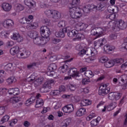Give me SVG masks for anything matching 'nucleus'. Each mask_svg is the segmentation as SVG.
<instances>
[{
    "label": "nucleus",
    "instance_id": "1",
    "mask_svg": "<svg viewBox=\"0 0 127 127\" xmlns=\"http://www.w3.org/2000/svg\"><path fill=\"white\" fill-rule=\"evenodd\" d=\"M127 28V24L122 19L115 21L113 23L112 29L113 31H120V29L124 30Z\"/></svg>",
    "mask_w": 127,
    "mask_h": 127
},
{
    "label": "nucleus",
    "instance_id": "2",
    "mask_svg": "<svg viewBox=\"0 0 127 127\" xmlns=\"http://www.w3.org/2000/svg\"><path fill=\"white\" fill-rule=\"evenodd\" d=\"M69 9L71 18H80L82 16V10L79 7H69Z\"/></svg>",
    "mask_w": 127,
    "mask_h": 127
},
{
    "label": "nucleus",
    "instance_id": "3",
    "mask_svg": "<svg viewBox=\"0 0 127 127\" xmlns=\"http://www.w3.org/2000/svg\"><path fill=\"white\" fill-rule=\"evenodd\" d=\"M49 40V38L47 37H37L33 40L34 43L38 45H44L47 43Z\"/></svg>",
    "mask_w": 127,
    "mask_h": 127
},
{
    "label": "nucleus",
    "instance_id": "4",
    "mask_svg": "<svg viewBox=\"0 0 127 127\" xmlns=\"http://www.w3.org/2000/svg\"><path fill=\"white\" fill-rule=\"evenodd\" d=\"M57 70V65L55 64H51L48 67V72L47 73L48 76L53 77L54 75V71Z\"/></svg>",
    "mask_w": 127,
    "mask_h": 127
},
{
    "label": "nucleus",
    "instance_id": "5",
    "mask_svg": "<svg viewBox=\"0 0 127 127\" xmlns=\"http://www.w3.org/2000/svg\"><path fill=\"white\" fill-rule=\"evenodd\" d=\"M80 72L77 71V68L75 67H71L69 68V71H67V75L70 76L72 78H77L80 77Z\"/></svg>",
    "mask_w": 127,
    "mask_h": 127
},
{
    "label": "nucleus",
    "instance_id": "6",
    "mask_svg": "<svg viewBox=\"0 0 127 127\" xmlns=\"http://www.w3.org/2000/svg\"><path fill=\"white\" fill-rule=\"evenodd\" d=\"M119 86H124L125 88L127 86V75L124 74L118 77Z\"/></svg>",
    "mask_w": 127,
    "mask_h": 127
},
{
    "label": "nucleus",
    "instance_id": "7",
    "mask_svg": "<svg viewBox=\"0 0 127 127\" xmlns=\"http://www.w3.org/2000/svg\"><path fill=\"white\" fill-rule=\"evenodd\" d=\"M8 102H9L10 103H11V104L14 105L13 107H15L16 108H18L20 107V103H18L19 102H20V97H14L11 98Z\"/></svg>",
    "mask_w": 127,
    "mask_h": 127
},
{
    "label": "nucleus",
    "instance_id": "8",
    "mask_svg": "<svg viewBox=\"0 0 127 127\" xmlns=\"http://www.w3.org/2000/svg\"><path fill=\"white\" fill-rule=\"evenodd\" d=\"M108 98L112 101H114V100L118 101L121 99V94L118 92H111L108 95Z\"/></svg>",
    "mask_w": 127,
    "mask_h": 127
},
{
    "label": "nucleus",
    "instance_id": "9",
    "mask_svg": "<svg viewBox=\"0 0 127 127\" xmlns=\"http://www.w3.org/2000/svg\"><path fill=\"white\" fill-rule=\"evenodd\" d=\"M94 8H95V5L89 4L85 6L83 9H80V10H81L82 14L83 12H84V13H89L90 10L94 9Z\"/></svg>",
    "mask_w": 127,
    "mask_h": 127
},
{
    "label": "nucleus",
    "instance_id": "10",
    "mask_svg": "<svg viewBox=\"0 0 127 127\" xmlns=\"http://www.w3.org/2000/svg\"><path fill=\"white\" fill-rule=\"evenodd\" d=\"M20 52V50H19V47L18 46H15L12 48L10 50V53L11 55H16L19 56V53Z\"/></svg>",
    "mask_w": 127,
    "mask_h": 127
},
{
    "label": "nucleus",
    "instance_id": "11",
    "mask_svg": "<svg viewBox=\"0 0 127 127\" xmlns=\"http://www.w3.org/2000/svg\"><path fill=\"white\" fill-rule=\"evenodd\" d=\"M13 21L11 19H7L4 20L3 23L2 25L5 28H10V27H12L13 26Z\"/></svg>",
    "mask_w": 127,
    "mask_h": 127
},
{
    "label": "nucleus",
    "instance_id": "12",
    "mask_svg": "<svg viewBox=\"0 0 127 127\" xmlns=\"http://www.w3.org/2000/svg\"><path fill=\"white\" fill-rule=\"evenodd\" d=\"M19 54H20L19 56L23 57V58H27L30 55V52L26 51L24 49H21Z\"/></svg>",
    "mask_w": 127,
    "mask_h": 127
},
{
    "label": "nucleus",
    "instance_id": "13",
    "mask_svg": "<svg viewBox=\"0 0 127 127\" xmlns=\"http://www.w3.org/2000/svg\"><path fill=\"white\" fill-rule=\"evenodd\" d=\"M107 43V40L105 38L100 39L98 41L94 42V45L95 47L98 46V47H102L103 45H105Z\"/></svg>",
    "mask_w": 127,
    "mask_h": 127
},
{
    "label": "nucleus",
    "instance_id": "14",
    "mask_svg": "<svg viewBox=\"0 0 127 127\" xmlns=\"http://www.w3.org/2000/svg\"><path fill=\"white\" fill-rule=\"evenodd\" d=\"M52 17L53 19V21H58V20H59L61 18V13L58 12V11L55 10L54 11Z\"/></svg>",
    "mask_w": 127,
    "mask_h": 127
},
{
    "label": "nucleus",
    "instance_id": "15",
    "mask_svg": "<svg viewBox=\"0 0 127 127\" xmlns=\"http://www.w3.org/2000/svg\"><path fill=\"white\" fill-rule=\"evenodd\" d=\"M24 3L27 6H28V7H30V8H33V7H35V6H36L35 1L33 0H25Z\"/></svg>",
    "mask_w": 127,
    "mask_h": 127
},
{
    "label": "nucleus",
    "instance_id": "16",
    "mask_svg": "<svg viewBox=\"0 0 127 127\" xmlns=\"http://www.w3.org/2000/svg\"><path fill=\"white\" fill-rule=\"evenodd\" d=\"M40 32L41 34H43L44 33H45V32L47 33L48 37L51 34L50 29L46 26L41 27Z\"/></svg>",
    "mask_w": 127,
    "mask_h": 127
},
{
    "label": "nucleus",
    "instance_id": "17",
    "mask_svg": "<svg viewBox=\"0 0 127 127\" xmlns=\"http://www.w3.org/2000/svg\"><path fill=\"white\" fill-rule=\"evenodd\" d=\"M12 39L14 40H16L17 42H21L23 40V38L22 36H20V34L17 33H13V36L11 37Z\"/></svg>",
    "mask_w": 127,
    "mask_h": 127
},
{
    "label": "nucleus",
    "instance_id": "18",
    "mask_svg": "<svg viewBox=\"0 0 127 127\" xmlns=\"http://www.w3.org/2000/svg\"><path fill=\"white\" fill-rule=\"evenodd\" d=\"M87 112H86V109L84 108H81L78 110L76 113V116L77 117H82L84 116V115H86Z\"/></svg>",
    "mask_w": 127,
    "mask_h": 127
},
{
    "label": "nucleus",
    "instance_id": "19",
    "mask_svg": "<svg viewBox=\"0 0 127 127\" xmlns=\"http://www.w3.org/2000/svg\"><path fill=\"white\" fill-rule=\"evenodd\" d=\"M44 80V78H43V77L41 76L36 79L34 81L35 87H38V86H40V85L42 84V82H43Z\"/></svg>",
    "mask_w": 127,
    "mask_h": 127
},
{
    "label": "nucleus",
    "instance_id": "20",
    "mask_svg": "<svg viewBox=\"0 0 127 127\" xmlns=\"http://www.w3.org/2000/svg\"><path fill=\"white\" fill-rule=\"evenodd\" d=\"M52 84H54V80L49 79L43 84V88H49V89H51Z\"/></svg>",
    "mask_w": 127,
    "mask_h": 127
},
{
    "label": "nucleus",
    "instance_id": "21",
    "mask_svg": "<svg viewBox=\"0 0 127 127\" xmlns=\"http://www.w3.org/2000/svg\"><path fill=\"white\" fill-rule=\"evenodd\" d=\"M43 105H44V101H43V99H37L36 101V105H35L36 108H41V107H42Z\"/></svg>",
    "mask_w": 127,
    "mask_h": 127
},
{
    "label": "nucleus",
    "instance_id": "22",
    "mask_svg": "<svg viewBox=\"0 0 127 127\" xmlns=\"http://www.w3.org/2000/svg\"><path fill=\"white\" fill-rule=\"evenodd\" d=\"M110 92V88L109 89L105 90V89H99V95L100 96H106L107 94H109Z\"/></svg>",
    "mask_w": 127,
    "mask_h": 127
},
{
    "label": "nucleus",
    "instance_id": "23",
    "mask_svg": "<svg viewBox=\"0 0 127 127\" xmlns=\"http://www.w3.org/2000/svg\"><path fill=\"white\" fill-rule=\"evenodd\" d=\"M115 49V47L110 46V45H105L104 46V50L106 53H109L110 51H113Z\"/></svg>",
    "mask_w": 127,
    "mask_h": 127
},
{
    "label": "nucleus",
    "instance_id": "24",
    "mask_svg": "<svg viewBox=\"0 0 127 127\" xmlns=\"http://www.w3.org/2000/svg\"><path fill=\"white\" fill-rule=\"evenodd\" d=\"M28 35L31 38H33V39H34L36 38V37H37L38 36V33H37L36 31H31L30 32H29Z\"/></svg>",
    "mask_w": 127,
    "mask_h": 127
},
{
    "label": "nucleus",
    "instance_id": "25",
    "mask_svg": "<svg viewBox=\"0 0 127 127\" xmlns=\"http://www.w3.org/2000/svg\"><path fill=\"white\" fill-rule=\"evenodd\" d=\"M55 35L56 37H60L61 38H64L65 37V34L64 33L63 29L60 30L59 32H56Z\"/></svg>",
    "mask_w": 127,
    "mask_h": 127
},
{
    "label": "nucleus",
    "instance_id": "26",
    "mask_svg": "<svg viewBox=\"0 0 127 127\" xmlns=\"http://www.w3.org/2000/svg\"><path fill=\"white\" fill-rule=\"evenodd\" d=\"M2 8L5 11H9L11 9V5L7 3H4L2 4Z\"/></svg>",
    "mask_w": 127,
    "mask_h": 127
},
{
    "label": "nucleus",
    "instance_id": "27",
    "mask_svg": "<svg viewBox=\"0 0 127 127\" xmlns=\"http://www.w3.org/2000/svg\"><path fill=\"white\" fill-rule=\"evenodd\" d=\"M104 66H105L106 68H111V67L115 66L113 60L109 61H107V62L105 63V64H104Z\"/></svg>",
    "mask_w": 127,
    "mask_h": 127
},
{
    "label": "nucleus",
    "instance_id": "28",
    "mask_svg": "<svg viewBox=\"0 0 127 127\" xmlns=\"http://www.w3.org/2000/svg\"><path fill=\"white\" fill-rule=\"evenodd\" d=\"M109 12L110 13V19L111 20H114L116 18V14L114 12H115V9L111 8V9H108Z\"/></svg>",
    "mask_w": 127,
    "mask_h": 127
},
{
    "label": "nucleus",
    "instance_id": "29",
    "mask_svg": "<svg viewBox=\"0 0 127 127\" xmlns=\"http://www.w3.org/2000/svg\"><path fill=\"white\" fill-rule=\"evenodd\" d=\"M78 33V31L76 30H70L68 34H67V36L68 37H74Z\"/></svg>",
    "mask_w": 127,
    "mask_h": 127
},
{
    "label": "nucleus",
    "instance_id": "30",
    "mask_svg": "<svg viewBox=\"0 0 127 127\" xmlns=\"http://www.w3.org/2000/svg\"><path fill=\"white\" fill-rule=\"evenodd\" d=\"M81 106H83V107H85L86 106H88L91 104V101H90L88 99H83L81 101Z\"/></svg>",
    "mask_w": 127,
    "mask_h": 127
},
{
    "label": "nucleus",
    "instance_id": "31",
    "mask_svg": "<svg viewBox=\"0 0 127 127\" xmlns=\"http://www.w3.org/2000/svg\"><path fill=\"white\" fill-rule=\"evenodd\" d=\"M91 35H93L94 36H96V37L95 38V39H96V38H98V37H99L98 35V32L97 30V28H94L91 29Z\"/></svg>",
    "mask_w": 127,
    "mask_h": 127
},
{
    "label": "nucleus",
    "instance_id": "32",
    "mask_svg": "<svg viewBox=\"0 0 127 127\" xmlns=\"http://www.w3.org/2000/svg\"><path fill=\"white\" fill-rule=\"evenodd\" d=\"M15 81H16V79L14 76L10 77L6 79V82L8 83V85H10V84H12V83H15Z\"/></svg>",
    "mask_w": 127,
    "mask_h": 127
},
{
    "label": "nucleus",
    "instance_id": "33",
    "mask_svg": "<svg viewBox=\"0 0 127 127\" xmlns=\"http://www.w3.org/2000/svg\"><path fill=\"white\" fill-rule=\"evenodd\" d=\"M37 65V63L33 62L27 65V68L28 70H31V69H33L34 67H36Z\"/></svg>",
    "mask_w": 127,
    "mask_h": 127
},
{
    "label": "nucleus",
    "instance_id": "34",
    "mask_svg": "<svg viewBox=\"0 0 127 127\" xmlns=\"http://www.w3.org/2000/svg\"><path fill=\"white\" fill-rule=\"evenodd\" d=\"M113 60V62L114 63V65L116 64H123L124 63V59H115Z\"/></svg>",
    "mask_w": 127,
    "mask_h": 127
},
{
    "label": "nucleus",
    "instance_id": "35",
    "mask_svg": "<svg viewBox=\"0 0 127 127\" xmlns=\"http://www.w3.org/2000/svg\"><path fill=\"white\" fill-rule=\"evenodd\" d=\"M55 11V10H47L45 11V13L48 17H52V15Z\"/></svg>",
    "mask_w": 127,
    "mask_h": 127
},
{
    "label": "nucleus",
    "instance_id": "36",
    "mask_svg": "<svg viewBox=\"0 0 127 127\" xmlns=\"http://www.w3.org/2000/svg\"><path fill=\"white\" fill-rule=\"evenodd\" d=\"M7 94V89L6 88H0V95L1 96H5Z\"/></svg>",
    "mask_w": 127,
    "mask_h": 127
},
{
    "label": "nucleus",
    "instance_id": "37",
    "mask_svg": "<svg viewBox=\"0 0 127 127\" xmlns=\"http://www.w3.org/2000/svg\"><path fill=\"white\" fill-rule=\"evenodd\" d=\"M9 120V117L8 115H5L1 119L0 123L1 124H4V123H6V122H8Z\"/></svg>",
    "mask_w": 127,
    "mask_h": 127
},
{
    "label": "nucleus",
    "instance_id": "38",
    "mask_svg": "<svg viewBox=\"0 0 127 127\" xmlns=\"http://www.w3.org/2000/svg\"><path fill=\"white\" fill-rule=\"evenodd\" d=\"M66 107H67V110L69 114H71L72 112L74 111V106L73 105V104H68L67 105H66Z\"/></svg>",
    "mask_w": 127,
    "mask_h": 127
},
{
    "label": "nucleus",
    "instance_id": "39",
    "mask_svg": "<svg viewBox=\"0 0 127 127\" xmlns=\"http://www.w3.org/2000/svg\"><path fill=\"white\" fill-rule=\"evenodd\" d=\"M80 0H72L71 4V7H76V5H79Z\"/></svg>",
    "mask_w": 127,
    "mask_h": 127
},
{
    "label": "nucleus",
    "instance_id": "40",
    "mask_svg": "<svg viewBox=\"0 0 127 127\" xmlns=\"http://www.w3.org/2000/svg\"><path fill=\"white\" fill-rule=\"evenodd\" d=\"M4 69L6 71H11L12 69V64H8L4 66Z\"/></svg>",
    "mask_w": 127,
    "mask_h": 127
},
{
    "label": "nucleus",
    "instance_id": "41",
    "mask_svg": "<svg viewBox=\"0 0 127 127\" xmlns=\"http://www.w3.org/2000/svg\"><path fill=\"white\" fill-rule=\"evenodd\" d=\"M78 54L80 56H83V55H89V53H88V51H86L84 49L81 50L79 51Z\"/></svg>",
    "mask_w": 127,
    "mask_h": 127
},
{
    "label": "nucleus",
    "instance_id": "42",
    "mask_svg": "<svg viewBox=\"0 0 127 127\" xmlns=\"http://www.w3.org/2000/svg\"><path fill=\"white\" fill-rule=\"evenodd\" d=\"M76 38L78 39L79 40H81V39H84V35L81 33H79L77 31V33L75 35Z\"/></svg>",
    "mask_w": 127,
    "mask_h": 127
},
{
    "label": "nucleus",
    "instance_id": "43",
    "mask_svg": "<svg viewBox=\"0 0 127 127\" xmlns=\"http://www.w3.org/2000/svg\"><path fill=\"white\" fill-rule=\"evenodd\" d=\"M91 126L92 127H96V126H98V124H99V121L98 119L93 120L91 122Z\"/></svg>",
    "mask_w": 127,
    "mask_h": 127
},
{
    "label": "nucleus",
    "instance_id": "44",
    "mask_svg": "<svg viewBox=\"0 0 127 127\" xmlns=\"http://www.w3.org/2000/svg\"><path fill=\"white\" fill-rule=\"evenodd\" d=\"M62 29H63V32L64 33V36H65V34H67V35H68V34L69 33V32H70V31L71 30V27H67Z\"/></svg>",
    "mask_w": 127,
    "mask_h": 127
},
{
    "label": "nucleus",
    "instance_id": "45",
    "mask_svg": "<svg viewBox=\"0 0 127 127\" xmlns=\"http://www.w3.org/2000/svg\"><path fill=\"white\" fill-rule=\"evenodd\" d=\"M58 26L59 27H64L66 26V21L64 20L60 21L58 24Z\"/></svg>",
    "mask_w": 127,
    "mask_h": 127
},
{
    "label": "nucleus",
    "instance_id": "46",
    "mask_svg": "<svg viewBox=\"0 0 127 127\" xmlns=\"http://www.w3.org/2000/svg\"><path fill=\"white\" fill-rule=\"evenodd\" d=\"M98 37H100L104 33V29L102 28H96Z\"/></svg>",
    "mask_w": 127,
    "mask_h": 127
},
{
    "label": "nucleus",
    "instance_id": "47",
    "mask_svg": "<svg viewBox=\"0 0 127 127\" xmlns=\"http://www.w3.org/2000/svg\"><path fill=\"white\" fill-rule=\"evenodd\" d=\"M60 94V91L59 90H53L50 92L51 96H57Z\"/></svg>",
    "mask_w": 127,
    "mask_h": 127
},
{
    "label": "nucleus",
    "instance_id": "48",
    "mask_svg": "<svg viewBox=\"0 0 127 127\" xmlns=\"http://www.w3.org/2000/svg\"><path fill=\"white\" fill-rule=\"evenodd\" d=\"M95 6V8H96V9H99V10H101L102 8H104V7H105V6H106L105 5V4H104V3H101V4H99L97 5V6Z\"/></svg>",
    "mask_w": 127,
    "mask_h": 127
},
{
    "label": "nucleus",
    "instance_id": "49",
    "mask_svg": "<svg viewBox=\"0 0 127 127\" xmlns=\"http://www.w3.org/2000/svg\"><path fill=\"white\" fill-rule=\"evenodd\" d=\"M23 9H24V6L21 4H19L16 6L17 11H21V10H23Z\"/></svg>",
    "mask_w": 127,
    "mask_h": 127
},
{
    "label": "nucleus",
    "instance_id": "50",
    "mask_svg": "<svg viewBox=\"0 0 127 127\" xmlns=\"http://www.w3.org/2000/svg\"><path fill=\"white\" fill-rule=\"evenodd\" d=\"M108 60V57H102L100 58L99 61L101 63H104V64H105V63L107 62Z\"/></svg>",
    "mask_w": 127,
    "mask_h": 127
},
{
    "label": "nucleus",
    "instance_id": "51",
    "mask_svg": "<svg viewBox=\"0 0 127 127\" xmlns=\"http://www.w3.org/2000/svg\"><path fill=\"white\" fill-rule=\"evenodd\" d=\"M91 81H90V79L84 78L82 80V83L83 85H87L89 84Z\"/></svg>",
    "mask_w": 127,
    "mask_h": 127
},
{
    "label": "nucleus",
    "instance_id": "52",
    "mask_svg": "<svg viewBox=\"0 0 127 127\" xmlns=\"http://www.w3.org/2000/svg\"><path fill=\"white\" fill-rule=\"evenodd\" d=\"M117 37H118L117 34H111L109 36V38L111 40H115L117 39Z\"/></svg>",
    "mask_w": 127,
    "mask_h": 127
},
{
    "label": "nucleus",
    "instance_id": "53",
    "mask_svg": "<svg viewBox=\"0 0 127 127\" xmlns=\"http://www.w3.org/2000/svg\"><path fill=\"white\" fill-rule=\"evenodd\" d=\"M78 25L80 27L81 29H86L87 28V25L85 24V23H79Z\"/></svg>",
    "mask_w": 127,
    "mask_h": 127
},
{
    "label": "nucleus",
    "instance_id": "54",
    "mask_svg": "<svg viewBox=\"0 0 127 127\" xmlns=\"http://www.w3.org/2000/svg\"><path fill=\"white\" fill-rule=\"evenodd\" d=\"M61 41V40L60 39L58 38H54L52 39V42L54 43V44H57V43H59Z\"/></svg>",
    "mask_w": 127,
    "mask_h": 127
},
{
    "label": "nucleus",
    "instance_id": "55",
    "mask_svg": "<svg viewBox=\"0 0 127 127\" xmlns=\"http://www.w3.org/2000/svg\"><path fill=\"white\" fill-rule=\"evenodd\" d=\"M61 68H62V70L63 73H65V72H66V71H67V68H68V66L67 65H62Z\"/></svg>",
    "mask_w": 127,
    "mask_h": 127
},
{
    "label": "nucleus",
    "instance_id": "56",
    "mask_svg": "<svg viewBox=\"0 0 127 127\" xmlns=\"http://www.w3.org/2000/svg\"><path fill=\"white\" fill-rule=\"evenodd\" d=\"M19 94V89L18 88H15L14 89V92L13 93V96H17Z\"/></svg>",
    "mask_w": 127,
    "mask_h": 127
},
{
    "label": "nucleus",
    "instance_id": "57",
    "mask_svg": "<svg viewBox=\"0 0 127 127\" xmlns=\"http://www.w3.org/2000/svg\"><path fill=\"white\" fill-rule=\"evenodd\" d=\"M68 89H69L70 91H74V90H76V85L70 84L68 86Z\"/></svg>",
    "mask_w": 127,
    "mask_h": 127
},
{
    "label": "nucleus",
    "instance_id": "58",
    "mask_svg": "<svg viewBox=\"0 0 127 127\" xmlns=\"http://www.w3.org/2000/svg\"><path fill=\"white\" fill-rule=\"evenodd\" d=\"M9 32L2 31L1 32V35L4 36L5 38H7V36L9 35Z\"/></svg>",
    "mask_w": 127,
    "mask_h": 127
},
{
    "label": "nucleus",
    "instance_id": "59",
    "mask_svg": "<svg viewBox=\"0 0 127 127\" xmlns=\"http://www.w3.org/2000/svg\"><path fill=\"white\" fill-rule=\"evenodd\" d=\"M59 91H60V93L61 92H65V91H66V88H65V86L61 85V86H60Z\"/></svg>",
    "mask_w": 127,
    "mask_h": 127
},
{
    "label": "nucleus",
    "instance_id": "60",
    "mask_svg": "<svg viewBox=\"0 0 127 127\" xmlns=\"http://www.w3.org/2000/svg\"><path fill=\"white\" fill-rule=\"evenodd\" d=\"M4 112H5L4 107H0V116H1L3 114H4Z\"/></svg>",
    "mask_w": 127,
    "mask_h": 127
},
{
    "label": "nucleus",
    "instance_id": "61",
    "mask_svg": "<svg viewBox=\"0 0 127 127\" xmlns=\"http://www.w3.org/2000/svg\"><path fill=\"white\" fill-rule=\"evenodd\" d=\"M14 91V88H9L7 89V93H8L9 95H13Z\"/></svg>",
    "mask_w": 127,
    "mask_h": 127
},
{
    "label": "nucleus",
    "instance_id": "62",
    "mask_svg": "<svg viewBox=\"0 0 127 127\" xmlns=\"http://www.w3.org/2000/svg\"><path fill=\"white\" fill-rule=\"evenodd\" d=\"M63 111L64 113H66L67 114H69V111L68 110V108L67 107V105L65 106L63 108Z\"/></svg>",
    "mask_w": 127,
    "mask_h": 127
},
{
    "label": "nucleus",
    "instance_id": "63",
    "mask_svg": "<svg viewBox=\"0 0 127 127\" xmlns=\"http://www.w3.org/2000/svg\"><path fill=\"white\" fill-rule=\"evenodd\" d=\"M32 19H33V16L31 15H29L28 18H25V20L27 22V21L29 22V21H30V20H32Z\"/></svg>",
    "mask_w": 127,
    "mask_h": 127
},
{
    "label": "nucleus",
    "instance_id": "64",
    "mask_svg": "<svg viewBox=\"0 0 127 127\" xmlns=\"http://www.w3.org/2000/svg\"><path fill=\"white\" fill-rule=\"evenodd\" d=\"M25 104L26 106H27V107H29L30 105H31V104H32V102L30 100V99H29L25 102Z\"/></svg>",
    "mask_w": 127,
    "mask_h": 127
}]
</instances>
